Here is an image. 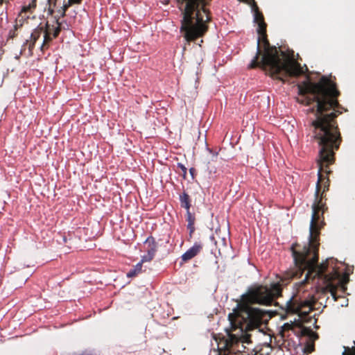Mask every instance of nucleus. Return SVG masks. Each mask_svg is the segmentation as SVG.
Masks as SVG:
<instances>
[{"label": "nucleus", "instance_id": "nucleus-1", "mask_svg": "<svg viewBox=\"0 0 355 355\" xmlns=\"http://www.w3.org/2000/svg\"><path fill=\"white\" fill-rule=\"evenodd\" d=\"M300 90L304 93L311 94L317 103L315 119L312 121V125L314 128V137L318 139L320 146L318 159V178L315 191V195L318 196L323 166L331 163L332 149L334 147H338L336 143L339 138V133L334 121L336 114L334 112L324 113L337 105L335 97L338 92L334 85L325 77L322 78L317 83H304Z\"/></svg>", "mask_w": 355, "mask_h": 355}, {"label": "nucleus", "instance_id": "nucleus-2", "mask_svg": "<svg viewBox=\"0 0 355 355\" xmlns=\"http://www.w3.org/2000/svg\"><path fill=\"white\" fill-rule=\"evenodd\" d=\"M254 20L257 24V31L259 36L257 53L250 64V67H254L257 64L261 49H263L261 64L264 69L271 75L280 72L294 76L300 74L302 70L293 58V52H279L276 47L269 45L265 33L266 24L263 22V16L257 9L254 10Z\"/></svg>", "mask_w": 355, "mask_h": 355}, {"label": "nucleus", "instance_id": "nucleus-3", "mask_svg": "<svg viewBox=\"0 0 355 355\" xmlns=\"http://www.w3.org/2000/svg\"><path fill=\"white\" fill-rule=\"evenodd\" d=\"M280 293L277 284L270 288L259 286L243 295L241 304L228 315L229 320L234 328H240L241 331H248L259 326L264 312L258 308L250 307L248 304L257 303L269 305L274 297Z\"/></svg>", "mask_w": 355, "mask_h": 355}, {"label": "nucleus", "instance_id": "nucleus-4", "mask_svg": "<svg viewBox=\"0 0 355 355\" xmlns=\"http://www.w3.org/2000/svg\"><path fill=\"white\" fill-rule=\"evenodd\" d=\"M323 206L321 200L317 199L312 205L309 247L305 246L301 252L296 249L297 245H293L291 247L295 264L300 269L308 270L306 279L311 274H314V277L320 275L327 267L326 262H323L320 265H316L318 261L316 251L318 245L317 239L320 234V230L323 225L322 218L324 213Z\"/></svg>", "mask_w": 355, "mask_h": 355}, {"label": "nucleus", "instance_id": "nucleus-5", "mask_svg": "<svg viewBox=\"0 0 355 355\" xmlns=\"http://www.w3.org/2000/svg\"><path fill=\"white\" fill-rule=\"evenodd\" d=\"M313 304L312 299L299 301L291 298L286 304V311L297 314L302 319L313 309Z\"/></svg>", "mask_w": 355, "mask_h": 355}, {"label": "nucleus", "instance_id": "nucleus-6", "mask_svg": "<svg viewBox=\"0 0 355 355\" xmlns=\"http://www.w3.org/2000/svg\"><path fill=\"white\" fill-rule=\"evenodd\" d=\"M210 239L215 243L220 254L227 248L229 244V234L226 229H224L223 231L220 227L216 229L215 233Z\"/></svg>", "mask_w": 355, "mask_h": 355}, {"label": "nucleus", "instance_id": "nucleus-7", "mask_svg": "<svg viewBox=\"0 0 355 355\" xmlns=\"http://www.w3.org/2000/svg\"><path fill=\"white\" fill-rule=\"evenodd\" d=\"M40 37H42V44L41 48L43 49L45 44L51 40L49 30L44 28L43 27H40L31 34V38L33 40V42H35Z\"/></svg>", "mask_w": 355, "mask_h": 355}, {"label": "nucleus", "instance_id": "nucleus-8", "mask_svg": "<svg viewBox=\"0 0 355 355\" xmlns=\"http://www.w3.org/2000/svg\"><path fill=\"white\" fill-rule=\"evenodd\" d=\"M202 246L200 243H195L192 247H191L182 255V260L184 261L190 260L191 259H192L193 257L198 254Z\"/></svg>", "mask_w": 355, "mask_h": 355}, {"label": "nucleus", "instance_id": "nucleus-9", "mask_svg": "<svg viewBox=\"0 0 355 355\" xmlns=\"http://www.w3.org/2000/svg\"><path fill=\"white\" fill-rule=\"evenodd\" d=\"M180 200L181 205L186 209L187 213H188L190 209L189 196L186 193H184L182 195L180 196Z\"/></svg>", "mask_w": 355, "mask_h": 355}, {"label": "nucleus", "instance_id": "nucleus-10", "mask_svg": "<svg viewBox=\"0 0 355 355\" xmlns=\"http://www.w3.org/2000/svg\"><path fill=\"white\" fill-rule=\"evenodd\" d=\"M141 268H142L141 262H139L138 263L136 264V266H135V268L133 269H132L131 270H130L128 272L127 276L128 277H132L135 276L137 274L139 273L141 271Z\"/></svg>", "mask_w": 355, "mask_h": 355}, {"label": "nucleus", "instance_id": "nucleus-11", "mask_svg": "<svg viewBox=\"0 0 355 355\" xmlns=\"http://www.w3.org/2000/svg\"><path fill=\"white\" fill-rule=\"evenodd\" d=\"M187 214V220H188V229L189 230V233L191 234L194 231V218L191 214L190 211H188Z\"/></svg>", "mask_w": 355, "mask_h": 355}, {"label": "nucleus", "instance_id": "nucleus-12", "mask_svg": "<svg viewBox=\"0 0 355 355\" xmlns=\"http://www.w3.org/2000/svg\"><path fill=\"white\" fill-rule=\"evenodd\" d=\"M36 6L35 0H31L27 5H24L21 8V12H30Z\"/></svg>", "mask_w": 355, "mask_h": 355}, {"label": "nucleus", "instance_id": "nucleus-13", "mask_svg": "<svg viewBox=\"0 0 355 355\" xmlns=\"http://www.w3.org/2000/svg\"><path fill=\"white\" fill-rule=\"evenodd\" d=\"M144 244L147 245V249H151L153 248H157V243L155 242V239L153 236H148Z\"/></svg>", "mask_w": 355, "mask_h": 355}, {"label": "nucleus", "instance_id": "nucleus-14", "mask_svg": "<svg viewBox=\"0 0 355 355\" xmlns=\"http://www.w3.org/2000/svg\"><path fill=\"white\" fill-rule=\"evenodd\" d=\"M344 352L342 355H355V349H349V347H344Z\"/></svg>", "mask_w": 355, "mask_h": 355}, {"label": "nucleus", "instance_id": "nucleus-15", "mask_svg": "<svg viewBox=\"0 0 355 355\" xmlns=\"http://www.w3.org/2000/svg\"><path fill=\"white\" fill-rule=\"evenodd\" d=\"M153 259V257L147 253L146 254L144 255L141 257V261L139 262H141L142 264L144 262L150 261Z\"/></svg>", "mask_w": 355, "mask_h": 355}, {"label": "nucleus", "instance_id": "nucleus-16", "mask_svg": "<svg viewBox=\"0 0 355 355\" xmlns=\"http://www.w3.org/2000/svg\"><path fill=\"white\" fill-rule=\"evenodd\" d=\"M80 0H68L67 3L64 5V10H66L69 6L74 3H78Z\"/></svg>", "mask_w": 355, "mask_h": 355}, {"label": "nucleus", "instance_id": "nucleus-17", "mask_svg": "<svg viewBox=\"0 0 355 355\" xmlns=\"http://www.w3.org/2000/svg\"><path fill=\"white\" fill-rule=\"evenodd\" d=\"M338 277V272H334L332 274H331L329 275V277H326L325 278L327 279V282H329V281H331L332 279H334L337 278Z\"/></svg>", "mask_w": 355, "mask_h": 355}, {"label": "nucleus", "instance_id": "nucleus-18", "mask_svg": "<svg viewBox=\"0 0 355 355\" xmlns=\"http://www.w3.org/2000/svg\"><path fill=\"white\" fill-rule=\"evenodd\" d=\"M157 248H153L151 249H147V253L150 254L151 257H154L155 254L156 252Z\"/></svg>", "mask_w": 355, "mask_h": 355}, {"label": "nucleus", "instance_id": "nucleus-19", "mask_svg": "<svg viewBox=\"0 0 355 355\" xmlns=\"http://www.w3.org/2000/svg\"><path fill=\"white\" fill-rule=\"evenodd\" d=\"M178 166L182 169L184 175L187 173V168L182 164L178 163Z\"/></svg>", "mask_w": 355, "mask_h": 355}, {"label": "nucleus", "instance_id": "nucleus-20", "mask_svg": "<svg viewBox=\"0 0 355 355\" xmlns=\"http://www.w3.org/2000/svg\"><path fill=\"white\" fill-rule=\"evenodd\" d=\"M293 276H294L293 273H292L291 275H286V278H290L292 277Z\"/></svg>", "mask_w": 355, "mask_h": 355}, {"label": "nucleus", "instance_id": "nucleus-21", "mask_svg": "<svg viewBox=\"0 0 355 355\" xmlns=\"http://www.w3.org/2000/svg\"><path fill=\"white\" fill-rule=\"evenodd\" d=\"M56 35H57V31H55V32L54 33V35H53V36H54V37H55Z\"/></svg>", "mask_w": 355, "mask_h": 355}, {"label": "nucleus", "instance_id": "nucleus-22", "mask_svg": "<svg viewBox=\"0 0 355 355\" xmlns=\"http://www.w3.org/2000/svg\"><path fill=\"white\" fill-rule=\"evenodd\" d=\"M3 0H0V5L2 3Z\"/></svg>", "mask_w": 355, "mask_h": 355}]
</instances>
